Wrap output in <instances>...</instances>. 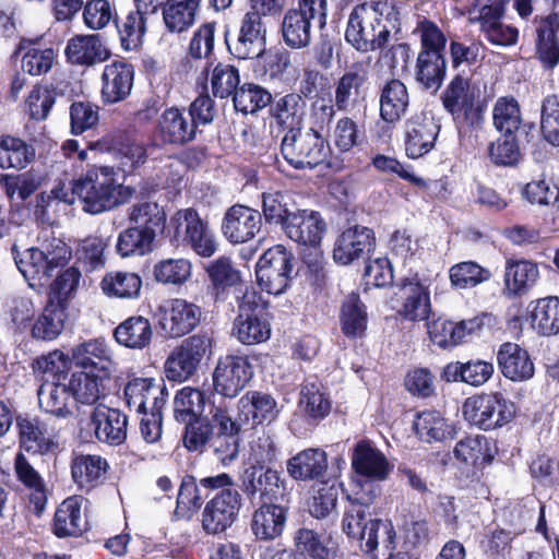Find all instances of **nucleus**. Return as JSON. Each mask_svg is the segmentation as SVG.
I'll use <instances>...</instances> for the list:
<instances>
[{
    "instance_id": "1",
    "label": "nucleus",
    "mask_w": 559,
    "mask_h": 559,
    "mask_svg": "<svg viewBox=\"0 0 559 559\" xmlns=\"http://www.w3.org/2000/svg\"><path fill=\"white\" fill-rule=\"evenodd\" d=\"M74 191L82 209L90 214L110 211L131 200L135 190L119 182L112 166H93L74 180Z\"/></svg>"
},
{
    "instance_id": "2",
    "label": "nucleus",
    "mask_w": 559,
    "mask_h": 559,
    "mask_svg": "<svg viewBox=\"0 0 559 559\" xmlns=\"http://www.w3.org/2000/svg\"><path fill=\"white\" fill-rule=\"evenodd\" d=\"M12 254L19 271L29 282L49 280L57 270L68 265L72 250L62 239L51 237L23 252L14 245Z\"/></svg>"
},
{
    "instance_id": "3",
    "label": "nucleus",
    "mask_w": 559,
    "mask_h": 559,
    "mask_svg": "<svg viewBox=\"0 0 559 559\" xmlns=\"http://www.w3.org/2000/svg\"><path fill=\"white\" fill-rule=\"evenodd\" d=\"M386 7V0L355 7L345 31L347 43L364 52L383 48L390 37V31L381 20Z\"/></svg>"
},
{
    "instance_id": "4",
    "label": "nucleus",
    "mask_w": 559,
    "mask_h": 559,
    "mask_svg": "<svg viewBox=\"0 0 559 559\" xmlns=\"http://www.w3.org/2000/svg\"><path fill=\"white\" fill-rule=\"evenodd\" d=\"M238 313L233 322L231 335L243 345L266 342L271 336V324L262 317L263 301L260 294L248 285L237 288Z\"/></svg>"
},
{
    "instance_id": "5",
    "label": "nucleus",
    "mask_w": 559,
    "mask_h": 559,
    "mask_svg": "<svg viewBox=\"0 0 559 559\" xmlns=\"http://www.w3.org/2000/svg\"><path fill=\"white\" fill-rule=\"evenodd\" d=\"M281 153L295 169H313L326 160L330 146L313 128H298L285 133L281 142Z\"/></svg>"
},
{
    "instance_id": "6",
    "label": "nucleus",
    "mask_w": 559,
    "mask_h": 559,
    "mask_svg": "<svg viewBox=\"0 0 559 559\" xmlns=\"http://www.w3.org/2000/svg\"><path fill=\"white\" fill-rule=\"evenodd\" d=\"M464 418L481 430H492L508 424L513 417V404L501 394H475L462 406Z\"/></svg>"
},
{
    "instance_id": "7",
    "label": "nucleus",
    "mask_w": 559,
    "mask_h": 559,
    "mask_svg": "<svg viewBox=\"0 0 559 559\" xmlns=\"http://www.w3.org/2000/svg\"><path fill=\"white\" fill-rule=\"evenodd\" d=\"M480 85L456 74L445 87L441 100L454 121L473 123L483 109Z\"/></svg>"
},
{
    "instance_id": "8",
    "label": "nucleus",
    "mask_w": 559,
    "mask_h": 559,
    "mask_svg": "<svg viewBox=\"0 0 559 559\" xmlns=\"http://www.w3.org/2000/svg\"><path fill=\"white\" fill-rule=\"evenodd\" d=\"M294 271L293 254L283 245L267 249L255 267L260 288L271 295L283 294L289 285Z\"/></svg>"
},
{
    "instance_id": "9",
    "label": "nucleus",
    "mask_w": 559,
    "mask_h": 559,
    "mask_svg": "<svg viewBox=\"0 0 559 559\" xmlns=\"http://www.w3.org/2000/svg\"><path fill=\"white\" fill-rule=\"evenodd\" d=\"M212 338L205 334H194L175 347L165 361L168 380L183 382L198 370L202 359L211 354Z\"/></svg>"
},
{
    "instance_id": "10",
    "label": "nucleus",
    "mask_w": 559,
    "mask_h": 559,
    "mask_svg": "<svg viewBox=\"0 0 559 559\" xmlns=\"http://www.w3.org/2000/svg\"><path fill=\"white\" fill-rule=\"evenodd\" d=\"M175 237L189 246L198 255L212 257L217 250V241L207 222L189 207L177 211L170 219Z\"/></svg>"
},
{
    "instance_id": "11",
    "label": "nucleus",
    "mask_w": 559,
    "mask_h": 559,
    "mask_svg": "<svg viewBox=\"0 0 559 559\" xmlns=\"http://www.w3.org/2000/svg\"><path fill=\"white\" fill-rule=\"evenodd\" d=\"M352 467L359 477L364 478L358 483L357 490L364 492L369 489L367 484L381 488L379 484L389 479L394 465L372 443L360 441L354 448Z\"/></svg>"
},
{
    "instance_id": "12",
    "label": "nucleus",
    "mask_w": 559,
    "mask_h": 559,
    "mask_svg": "<svg viewBox=\"0 0 559 559\" xmlns=\"http://www.w3.org/2000/svg\"><path fill=\"white\" fill-rule=\"evenodd\" d=\"M253 366L246 355L218 358L212 378L214 390L225 396H237L253 378Z\"/></svg>"
},
{
    "instance_id": "13",
    "label": "nucleus",
    "mask_w": 559,
    "mask_h": 559,
    "mask_svg": "<svg viewBox=\"0 0 559 559\" xmlns=\"http://www.w3.org/2000/svg\"><path fill=\"white\" fill-rule=\"evenodd\" d=\"M229 52L237 59L250 60L263 57L266 51V28L257 12H247L240 21L238 35L230 40L225 35Z\"/></svg>"
},
{
    "instance_id": "14",
    "label": "nucleus",
    "mask_w": 559,
    "mask_h": 559,
    "mask_svg": "<svg viewBox=\"0 0 559 559\" xmlns=\"http://www.w3.org/2000/svg\"><path fill=\"white\" fill-rule=\"evenodd\" d=\"M241 497L237 489L218 491L204 506L201 513L202 530L207 535H218L227 531L238 518Z\"/></svg>"
},
{
    "instance_id": "15",
    "label": "nucleus",
    "mask_w": 559,
    "mask_h": 559,
    "mask_svg": "<svg viewBox=\"0 0 559 559\" xmlns=\"http://www.w3.org/2000/svg\"><path fill=\"white\" fill-rule=\"evenodd\" d=\"M501 7L498 0H476L469 10V21L479 22L486 38L497 46L516 43L518 29L500 22Z\"/></svg>"
},
{
    "instance_id": "16",
    "label": "nucleus",
    "mask_w": 559,
    "mask_h": 559,
    "mask_svg": "<svg viewBox=\"0 0 559 559\" xmlns=\"http://www.w3.org/2000/svg\"><path fill=\"white\" fill-rule=\"evenodd\" d=\"M368 491H354L348 497V506L345 508L342 531L350 539L365 540L368 537V528L370 527L369 506L381 495L380 487H373L367 484Z\"/></svg>"
},
{
    "instance_id": "17",
    "label": "nucleus",
    "mask_w": 559,
    "mask_h": 559,
    "mask_svg": "<svg viewBox=\"0 0 559 559\" xmlns=\"http://www.w3.org/2000/svg\"><path fill=\"white\" fill-rule=\"evenodd\" d=\"M201 309L186 299H171L159 307V325L166 336L180 337L200 322Z\"/></svg>"
},
{
    "instance_id": "18",
    "label": "nucleus",
    "mask_w": 559,
    "mask_h": 559,
    "mask_svg": "<svg viewBox=\"0 0 559 559\" xmlns=\"http://www.w3.org/2000/svg\"><path fill=\"white\" fill-rule=\"evenodd\" d=\"M369 63L357 61L347 67L334 83V106L340 111L354 109L362 98V90L368 81Z\"/></svg>"
},
{
    "instance_id": "19",
    "label": "nucleus",
    "mask_w": 559,
    "mask_h": 559,
    "mask_svg": "<svg viewBox=\"0 0 559 559\" xmlns=\"http://www.w3.org/2000/svg\"><path fill=\"white\" fill-rule=\"evenodd\" d=\"M128 407L138 414L150 411H162L166 404L168 392L162 383L151 378H134L124 386Z\"/></svg>"
},
{
    "instance_id": "20",
    "label": "nucleus",
    "mask_w": 559,
    "mask_h": 559,
    "mask_svg": "<svg viewBox=\"0 0 559 559\" xmlns=\"http://www.w3.org/2000/svg\"><path fill=\"white\" fill-rule=\"evenodd\" d=\"M262 226V215L258 210L236 204L225 213L222 231L231 243H243L255 237Z\"/></svg>"
},
{
    "instance_id": "21",
    "label": "nucleus",
    "mask_w": 559,
    "mask_h": 559,
    "mask_svg": "<svg viewBox=\"0 0 559 559\" xmlns=\"http://www.w3.org/2000/svg\"><path fill=\"white\" fill-rule=\"evenodd\" d=\"M283 231L293 241L316 248L326 231V224L319 212L297 210L288 217Z\"/></svg>"
},
{
    "instance_id": "22",
    "label": "nucleus",
    "mask_w": 559,
    "mask_h": 559,
    "mask_svg": "<svg viewBox=\"0 0 559 559\" xmlns=\"http://www.w3.org/2000/svg\"><path fill=\"white\" fill-rule=\"evenodd\" d=\"M440 131L432 118L423 114L414 115L404 126L405 152L411 158H419L429 153L436 144Z\"/></svg>"
},
{
    "instance_id": "23",
    "label": "nucleus",
    "mask_w": 559,
    "mask_h": 559,
    "mask_svg": "<svg viewBox=\"0 0 559 559\" xmlns=\"http://www.w3.org/2000/svg\"><path fill=\"white\" fill-rule=\"evenodd\" d=\"M108 469L107 460L98 454L73 453L71 457V478L84 492H91L103 485Z\"/></svg>"
},
{
    "instance_id": "24",
    "label": "nucleus",
    "mask_w": 559,
    "mask_h": 559,
    "mask_svg": "<svg viewBox=\"0 0 559 559\" xmlns=\"http://www.w3.org/2000/svg\"><path fill=\"white\" fill-rule=\"evenodd\" d=\"M374 245L373 231L365 226H354L344 230L336 239L333 249L335 262L347 265L369 253Z\"/></svg>"
},
{
    "instance_id": "25",
    "label": "nucleus",
    "mask_w": 559,
    "mask_h": 559,
    "mask_svg": "<svg viewBox=\"0 0 559 559\" xmlns=\"http://www.w3.org/2000/svg\"><path fill=\"white\" fill-rule=\"evenodd\" d=\"M198 130L183 109H165L158 118L157 134L164 144L186 145L194 141Z\"/></svg>"
},
{
    "instance_id": "26",
    "label": "nucleus",
    "mask_w": 559,
    "mask_h": 559,
    "mask_svg": "<svg viewBox=\"0 0 559 559\" xmlns=\"http://www.w3.org/2000/svg\"><path fill=\"white\" fill-rule=\"evenodd\" d=\"M134 80L133 66L123 61H112L102 73V98L104 103L116 104L131 93Z\"/></svg>"
},
{
    "instance_id": "27",
    "label": "nucleus",
    "mask_w": 559,
    "mask_h": 559,
    "mask_svg": "<svg viewBox=\"0 0 559 559\" xmlns=\"http://www.w3.org/2000/svg\"><path fill=\"white\" fill-rule=\"evenodd\" d=\"M72 359L84 371L109 377L115 362L108 344L103 340H91L72 349Z\"/></svg>"
},
{
    "instance_id": "28",
    "label": "nucleus",
    "mask_w": 559,
    "mask_h": 559,
    "mask_svg": "<svg viewBox=\"0 0 559 559\" xmlns=\"http://www.w3.org/2000/svg\"><path fill=\"white\" fill-rule=\"evenodd\" d=\"M497 362L501 373L515 382H522L534 376V364L526 349L519 344L507 342L500 345Z\"/></svg>"
},
{
    "instance_id": "29",
    "label": "nucleus",
    "mask_w": 559,
    "mask_h": 559,
    "mask_svg": "<svg viewBox=\"0 0 559 559\" xmlns=\"http://www.w3.org/2000/svg\"><path fill=\"white\" fill-rule=\"evenodd\" d=\"M559 13L552 12L539 20L536 26L535 52L543 67L552 70L559 63Z\"/></svg>"
},
{
    "instance_id": "30",
    "label": "nucleus",
    "mask_w": 559,
    "mask_h": 559,
    "mask_svg": "<svg viewBox=\"0 0 559 559\" xmlns=\"http://www.w3.org/2000/svg\"><path fill=\"white\" fill-rule=\"evenodd\" d=\"M13 469L16 480L28 491L35 512L40 514L47 504V486L43 476L22 452L16 453Z\"/></svg>"
},
{
    "instance_id": "31",
    "label": "nucleus",
    "mask_w": 559,
    "mask_h": 559,
    "mask_svg": "<svg viewBox=\"0 0 559 559\" xmlns=\"http://www.w3.org/2000/svg\"><path fill=\"white\" fill-rule=\"evenodd\" d=\"M98 441L121 444L127 438L128 417L117 408H96L91 417Z\"/></svg>"
},
{
    "instance_id": "32",
    "label": "nucleus",
    "mask_w": 559,
    "mask_h": 559,
    "mask_svg": "<svg viewBox=\"0 0 559 559\" xmlns=\"http://www.w3.org/2000/svg\"><path fill=\"white\" fill-rule=\"evenodd\" d=\"M238 405L240 418H243L252 427L270 424L278 415L275 399L264 392L249 391L240 397Z\"/></svg>"
},
{
    "instance_id": "33",
    "label": "nucleus",
    "mask_w": 559,
    "mask_h": 559,
    "mask_svg": "<svg viewBox=\"0 0 559 559\" xmlns=\"http://www.w3.org/2000/svg\"><path fill=\"white\" fill-rule=\"evenodd\" d=\"M400 294L404 302L399 314L409 321L428 319L431 305L428 288L417 278L404 280L400 285Z\"/></svg>"
},
{
    "instance_id": "34",
    "label": "nucleus",
    "mask_w": 559,
    "mask_h": 559,
    "mask_svg": "<svg viewBox=\"0 0 559 559\" xmlns=\"http://www.w3.org/2000/svg\"><path fill=\"white\" fill-rule=\"evenodd\" d=\"M86 528V520L82 512V499L72 496L64 499L55 512L52 532L59 538L78 537Z\"/></svg>"
},
{
    "instance_id": "35",
    "label": "nucleus",
    "mask_w": 559,
    "mask_h": 559,
    "mask_svg": "<svg viewBox=\"0 0 559 559\" xmlns=\"http://www.w3.org/2000/svg\"><path fill=\"white\" fill-rule=\"evenodd\" d=\"M380 118L390 126H395L405 116L409 106L406 85L396 79L386 82L380 93Z\"/></svg>"
},
{
    "instance_id": "36",
    "label": "nucleus",
    "mask_w": 559,
    "mask_h": 559,
    "mask_svg": "<svg viewBox=\"0 0 559 559\" xmlns=\"http://www.w3.org/2000/svg\"><path fill=\"white\" fill-rule=\"evenodd\" d=\"M20 447L27 452L47 454L57 448V442L48 432L45 423L35 417L16 418Z\"/></svg>"
},
{
    "instance_id": "37",
    "label": "nucleus",
    "mask_w": 559,
    "mask_h": 559,
    "mask_svg": "<svg viewBox=\"0 0 559 559\" xmlns=\"http://www.w3.org/2000/svg\"><path fill=\"white\" fill-rule=\"evenodd\" d=\"M39 408L58 418H67L75 407L69 385L46 380L37 390Z\"/></svg>"
},
{
    "instance_id": "38",
    "label": "nucleus",
    "mask_w": 559,
    "mask_h": 559,
    "mask_svg": "<svg viewBox=\"0 0 559 559\" xmlns=\"http://www.w3.org/2000/svg\"><path fill=\"white\" fill-rule=\"evenodd\" d=\"M447 73L443 53L435 50H420L415 66L414 76L421 88L437 92L442 86Z\"/></svg>"
},
{
    "instance_id": "39",
    "label": "nucleus",
    "mask_w": 559,
    "mask_h": 559,
    "mask_svg": "<svg viewBox=\"0 0 559 559\" xmlns=\"http://www.w3.org/2000/svg\"><path fill=\"white\" fill-rule=\"evenodd\" d=\"M296 550L304 552L311 559H336L338 557V544L326 533H318L314 530L301 527L294 535Z\"/></svg>"
},
{
    "instance_id": "40",
    "label": "nucleus",
    "mask_w": 559,
    "mask_h": 559,
    "mask_svg": "<svg viewBox=\"0 0 559 559\" xmlns=\"http://www.w3.org/2000/svg\"><path fill=\"white\" fill-rule=\"evenodd\" d=\"M241 488L249 498L259 495L272 500L282 493V479L275 469L251 466L243 472Z\"/></svg>"
},
{
    "instance_id": "41",
    "label": "nucleus",
    "mask_w": 559,
    "mask_h": 559,
    "mask_svg": "<svg viewBox=\"0 0 559 559\" xmlns=\"http://www.w3.org/2000/svg\"><path fill=\"white\" fill-rule=\"evenodd\" d=\"M492 124L499 133H516L522 128L528 136L534 123H523L521 107L513 96H501L492 106Z\"/></svg>"
},
{
    "instance_id": "42",
    "label": "nucleus",
    "mask_w": 559,
    "mask_h": 559,
    "mask_svg": "<svg viewBox=\"0 0 559 559\" xmlns=\"http://www.w3.org/2000/svg\"><path fill=\"white\" fill-rule=\"evenodd\" d=\"M539 270L528 260L508 259L504 269V290L509 296L525 295L537 282Z\"/></svg>"
},
{
    "instance_id": "43",
    "label": "nucleus",
    "mask_w": 559,
    "mask_h": 559,
    "mask_svg": "<svg viewBox=\"0 0 559 559\" xmlns=\"http://www.w3.org/2000/svg\"><path fill=\"white\" fill-rule=\"evenodd\" d=\"M108 50L98 35H78L68 41L66 56L72 64L93 66L108 58Z\"/></svg>"
},
{
    "instance_id": "44",
    "label": "nucleus",
    "mask_w": 559,
    "mask_h": 559,
    "mask_svg": "<svg viewBox=\"0 0 559 559\" xmlns=\"http://www.w3.org/2000/svg\"><path fill=\"white\" fill-rule=\"evenodd\" d=\"M328 469L326 453L320 449H306L287 461V473L296 480H313Z\"/></svg>"
},
{
    "instance_id": "45",
    "label": "nucleus",
    "mask_w": 559,
    "mask_h": 559,
    "mask_svg": "<svg viewBox=\"0 0 559 559\" xmlns=\"http://www.w3.org/2000/svg\"><path fill=\"white\" fill-rule=\"evenodd\" d=\"M153 329L150 320L142 316H132L123 320L114 330L116 342L130 349L142 350L152 341Z\"/></svg>"
},
{
    "instance_id": "46",
    "label": "nucleus",
    "mask_w": 559,
    "mask_h": 559,
    "mask_svg": "<svg viewBox=\"0 0 559 559\" xmlns=\"http://www.w3.org/2000/svg\"><path fill=\"white\" fill-rule=\"evenodd\" d=\"M286 523V510L277 504H263L252 516L251 531L258 539L272 540L282 535Z\"/></svg>"
},
{
    "instance_id": "47",
    "label": "nucleus",
    "mask_w": 559,
    "mask_h": 559,
    "mask_svg": "<svg viewBox=\"0 0 559 559\" xmlns=\"http://www.w3.org/2000/svg\"><path fill=\"white\" fill-rule=\"evenodd\" d=\"M108 379L84 370L72 373L68 385L74 404L94 405L105 395L104 382Z\"/></svg>"
},
{
    "instance_id": "48",
    "label": "nucleus",
    "mask_w": 559,
    "mask_h": 559,
    "mask_svg": "<svg viewBox=\"0 0 559 559\" xmlns=\"http://www.w3.org/2000/svg\"><path fill=\"white\" fill-rule=\"evenodd\" d=\"M201 0H171L163 8V20L170 33H183L195 22Z\"/></svg>"
},
{
    "instance_id": "49",
    "label": "nucleus",
    "mask_w": 559,
    "mask_h": 559,
    "mask_svg": "<svg viewBox=\"0 0 559 559\" xmlns=\"http://www.w3.org/2000/svg\"><path fill=\"white\" fill-rule=\"evenodd\" d=\"M342 332L350 338L362 337L367 330L368 313L365 304L356 293L349 294L341 309Z\"/></svg>"
},
{
    "instance_id": "50",
    "label": "nucleus",
    "mask_w": 559,
    "mask_h": 559,
    "mask_svg": "<svg viewBox=\"0 0 559 559\" xmlns=\"http://www.w3.org/2000/svg\"><path fill=\"white\" fill-rule=\"evenodd\" d=\"M156 233L150 228L129 227L118 236L116 250L122 258L142 257L153 250Z\"/></svg>"
},
{
    "instance_id": "51",
    "label": "nucleus",
    "mask_w": 559,
    "mask_h": 559,
    "mask_svg": "<svg viewBox=\"0 0 559 559\" xmlns=\"http://www.w3.org/2000/svg\"><path fill=\"white\" fill-rule=\"evenodd\" d=\"M66 310L64 305L56 304L53 299H49L43 313L32 328L33 337L40 341L55 340L64 328Z\"/></svg>"
},
{
    "instance_id": "52",
    "label": "nucleus",
    "mask_w": 559,
    "mask_h": 559,
    "mask_svg": "<svg viewBox=\"0 0 559 559\" xmlns=\"http://www.w3.org/2000/svg\"><path fill=\"white\" fill-rule=\"evenodd\" d=\"M35 158V148L15 136L0 138V168L24 169Z\"/></svg>"
},
{
    "instance_id": "53",
    "label": "nucleus",
    "mask_w": 559,
    "mask_h": 559,
    "mask_svg": "<svg viewBox=\"0 0 559 559\" xmlns=\"http://www.w3.org/2000/svg\"><path fill=\"white\" fill-rule=\"evenodd\" d=\"M532 326L540 335L559 333V298L549 296L535 301L531 313Z\"/></svg>"
},
{
    "instance_id": "54",
    "label": "nucleus",
    "mask_w": 559,
    "mask_h": 559,
    "mask_svg": "<svg viewBox=\"0 0 559 559\" xmlns=\"http://www.w3.org/2000/svg\"><path fill=\"white\" fill-rule=\"evenodd\" d=\"M453 453L456 460L471 466L484 465L492 460L489 441L481 435L468 436L460 440Z\"/></svg>"
},
{
    "instance_id": "55",
    "label": "nucleus",
    "mask_w": 559,
    "mask_h": 559,
    "mask_svg": "<svg viewBox=\"0 0 559 559\" xmlns=\"http://www.w3.org/2000/svg\"><path fill=\"white\" fill-rule=\"evenodd\" d=\"M311 27L308 19L295 9L285 12L281 24L283 39L290 48H304L311 41Z\"/></svg>"
},
{
    "instance_id": "56",
    "label": "nucleus",
    "mask_w": 559,
    "mask_h": 559,
    "mask_svg": "<svg viewBox=\"0 0 559 559\" xmlns=\"http://www.w3.org/2000/svg\"><path fill=\"white\" fill-rule=\"evenodd\" d=\"M299 395V409L307 418L318 421L330 414L331 402L318 383H304Z\"/></svg>"
},
{
    "instance_id": "57",
    "label": "nucleus",
    "mask_w": 559,
    "mask_h": 559,
    "mask_svg": "<svg viewBox=\"0 0 559 559\" xmlns=\"http://www.w3.org/2000/svg\"><path fill=\"white\" fill-rule=\"evenodd\" d=\"M103 293L108 297L134 298L142 287L141 277L130 272H110L100 282Z\"/></svg>"
},
{
    "instance_id": "58",
    "label": "nucleus",
    "mask_w": 559,
    "mask_h": 559,
    "mask_svg": "<svg viewBox=\"0 0 559 559\" xmlns=\"http://www.w3.org/2000/svg\"><path fill=\"white\" fill-rule=\"evenodd\" d=\"M414 429L420 440L431 443L441 442L451 435V427L437 411H425L417 415Z\"/></svg>"
},
{
    "instance_id": "59",
    "label": "nucleus",
    "mask_w": 559,
    "mask_h": 559,
    "mask_svg": "<svg viewBox=\"0 0 559 559\" xmlns=\"http://www.w3.org/2000/svg\"><path fill=\"white\" fill-rule=\"evenodd\" d=\"M145 12L141 9L130 11L124 19L116 21L121 45L126 50L138 49L146 33Z\"/></svg>"
},
{
    "instance_id": "60",
    "label": "nucleus",
    "mask_w": 559,
    "mask_h": 559,
    "mask_svg": "<svg viewBox=\"0 0 559 559\" xmlns=\"http://www.w3.org/2000/svg\"><path fill=\"white\" fill-rule=\"evenodd\" d=\"M306 100L302 96L296 93L287 94L278 98L271 108L273 117L278 124L297 129L296 126L300 124L305 116Z\"/></svg>"
},
{
    "instance_id": "61",
    "label": "nucleus",
    "mask_w": 559,
    "mask_h": 559,
    "mask_svg": "<svg viewBox=\"0 0 559 559\" xmlns=\"http://www.w3.org/2000/svg\"><path fill=\"white\" fill-rule=\"evenodd\" d=\"M271 93L253 83L242 84L233 97L234 107L243 115L254 114L271 104Z\"/></svg>"
},
{
    "instance_id": "62",
    "label": "nucleus",
    "mask_w": 559,
    "mask_h": 559,
    "mask_svg": "<svg viewBox=\"0 0 559 559\" xmlns=\"http://www.w3.org/2000/svg\"><path fill=\"white\" fill-rule=\"evenodd\" d=\"M153 275L160 284L180 286L190 280L192 263L183 258L160 260L154 265Z\"/></svg>"
},
{
    "instance_id": "63",
    "label": "nucleus",
    "mask_w": 559,
    "mask_h": 559,
    "mask_svg": "<svg viewBox=\"0 0 559 559\" xmlns=\"http://www.w3.org/2000/svg\"><path fill=\"white\" fill-rule=\"evenodd\" d=\"M204 405L205 399L203 392L199 389L185 386L179 390L175 396V417L177 420L183 423L199 418L204 411Z\"/></svg>"
},
{
    "instance_id": "64",
    "label": "nucleus",
    "mask_w": 559,
    "mask_h": 559,
    "mask_svg": "<svg viewBox=\"0 0 559 559\" xmlns=\"http://www.w3.org/2000/svg\"><path fill=\"white\" fill-rule=\"evenodd\" d=\"M489 145V157L495 165L514 166L521 159V144L516 133H500Z\"/></svg>"
}]
</instances>
